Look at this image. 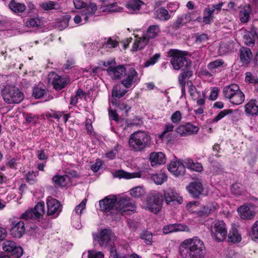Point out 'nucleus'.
I'll list each match as a JSON object with an SVG mask.
<instances>
[{"instance_id":"62","label":"nucleus","mask_w":258,"mask_h":258,"mask_svg":"<svg viewBox=\"0 0 258 258\" xmlns=\"http://www.w3.org/2000/svg\"><path fill=\"white\" fill-rule=\"evenodd\" d=\"M245 81L249 83L256 84L258 83V78L251 73L247 72L246 73Z\"/></svg>"},{"instance_id":"10","label":"nucleus","mask_w":258,"mask_h":258,"mask_svg":"<svg viewBox=\"0 0 258 258\" xmlns=\"http://www.w3.org/2000/svg\"><path fill=\"white\" fill-rule=\"evenodd\" d=\"M45 212L44 203H38L34 208L26 211L22 215V218L25 220H35L42 218Z\"/></svg>"},{"instance_id":"61","label":"nucleus","mask_w":258,"mask_h":258,"mask_svg":"<svg viewBox=\"0 0 258 258\" xmlns=\"http://www.w3.org/2000/svg\"><path fill=\"white\" fill-rule=\"evenodd\" d=\"M87 201L86 199H84L80 204L76 207L75 209V212L77 215H80L81 214L83 210L86 207Z\"/></svg>"},{"instance_id":"21","label":"nucleus","mask_w":258,"mask_h":258,"mask_svg":"<svg viewBox=\"0 0 258 258\" xmlns=\"http://www.w3.org/2000/svg\"><path fill=\"white\" fill-rule=\"evenodd\" d=\"M240 217L243 219H250L254 216V207L250 205H244L237 209Z\"/></svg>"},{"instance_id":"12","label":"nucleus","mask_w":258,"mask_h":258,"mask_svg":"<svg viewBox=\"0 0 258 258\" xmlns=\"http://www.w3.org/2000/svg\"><path fill=\"white\" fill-rule=\"evenodd\" d=\"M114 238V234L111 230L104 229L100 232L98 240L101 246L108 247L110 251L111 248H113Z\"/></svg>"},{"instance_id":"42","label":"nucleus","mask_w":258,"mask_h":258,"mask_svg":"<svg viewBox=\"0 0 258 258\" xmlns=\"http://www.w3.org/2000/svg\"><path fill=\"white\" fill-rule=\"evenodd\" d=\"M174 126L172 124L167 123L165 125L163 131L158 135V138L162 141L169 138L170 133L173 131Z\"/></svg>"},{"instance_id":"43","label":"nucleus","mask_w":258,"mask_h":258,"mask_svg":"<svg viewBox=\"0 0 258 258\" xmlns=\"http://www.w3.org/2000/svg\"><path fill=\"white\" fill-rule=\"evenodd\" d=\"M215 209V208L214 206L207 205L204 206L201 210L197 211L196 213L197 216L202 218L207 216L209 214L213 212Z\"/></svg>"},{"instance_id":"60","label":"nucleus","mask_w":258,"mask_h":258,"mask_svg":"<svg viewBox=\"0 0 258 258\" xmlns=\"http://www.w3.org/2000/svg\"><path fill=\"white\" fill-rule=\"evenodd\" d=\"M141 238L144 240L147 244H150L152 242V234L148 231H144L141 236Z\"/></svg>"},{"instance_id":"55","label":"nucleus","mask_w":258,"mask_h":258,"mask_svg":"<svg viewBox=\"0 0 258 258\" xmlns=\"http://www.w3.org/2000/svg\"><path fill=\"white\" fill-rule=\"evenodd\" d=\"M232 111L230 109H225L221 111H220L214 118L212 120V122H217L224 117H225L226 115L231 113Z\"/></svg>"},{"instance_id":"41","label":"nucleus","mask_w":258,"mask_h":258,"mask_svg":"<svg viewBox=\"0 0 258 258\" xmlns=\"http://www.w3.org/2000/svg\"><path fill=\"white\" fill-rule=\"evenodd\" d=\"M130 194L133 198H140L145 195L146 191L143 186H138L130 189Z\"/></svg>"},{"instance_id":"35","label":"nucleus","mask_w":258,"mask_h":258,"mask_svg":"<svg viewBox=\"0 0 258 258\" xmlns=\"http://www.w3.org/2000/svg\"><path fill=\"white\" fill-rule=\"evenodd\" d=\"M241 240V236L238 233L237 229L232 227L230 229L228 235V241L230 242L236 243L240 241Z\"/></svg>"},{"instance_id":"52","label":"nucleus","mask_w":258,"mask_h":258,"mask_svg":"<svg viewBox=\"0 0 258 258\" xmlns=\"http://www.w3.org/2000/svg\"><path fill=\"white\" fill-rule=\"evenodd\" d=\"M102 45L105 48H115L118 45V42L116 40L110 37L108 39H104Z\"/></svg>"},{"instance_id":"17","label":"nucleus","mask_w":258,"mask_h":258,"mask_svg":"<svg viewBox=\"0 0 258 258\" xmlns=\"http://www.w3.org/2000/svg\"><path fill=\"white\" fill-rule=\"evenodd\" d=\"M199 129L198 126L190 122H187L184 124L179 125L176 128V132L181 136L186 137L197 134Z\"/></svg>"},{"instance_id":"58","label":"nucleus","mask_w":258,"mask_h":258,"mask_svg":"<svg viewBox=\"0 0 258 258\" xmlns=\"http://www.w3.org/2000/svg\"><path fill=\"white\" fill-rule=\"evenodd\" d=\"M182 118L181 113L180 111L177 110L174 112L171 116V120L173 123L178 124Z\"/></svg>"},{"instance_id":"1","label":"nucleus","mask_w":258,"mask_h":258,"mask_svg":"<svg viewBox=\"0 0 258 258\" xmlns=\"http://www.w3.org/2000/svg\"><path fill=\"white\" fill-rule=\"evenodd\" d=\"M179 252L182 258H204L206 247L203 241L195 236L183 240L179 246Z\"/></svg>"},{"instance_id":"6","label":"nucleus","mask_w":258,"mask_h":258,"mask_svg":"<svg viewBox=\"0 0 258 258\" xmlns=\"http://www.w3.org/2000/svg\"><path fill=\"white\" fill-rule=\"evenodd\" d=\"M167 56L171 58V64L175 70H183L184 66H186L188 63L183 51L177 49H170L167 52Z\"/></svg>"},{"instance_id":"18","label":"nucleus","mask_w":258,"mask_h":258,"mask_svg":"<svg viewBox=\"0 0 258 258\" xmlns=\"http://www.w3.org/2000/svg\"><path fill=\"white\" fill-rule=\"evenodd\" d=\"M3 249L18 258L22 255L23 252L21 247L17 246L15 242L11 240L5 241L3 243Z\"/></svg>"},{"instance_id":"57","label":"nucleus","mask_w":258,"mask_h":258,"mask_svg":"<svg viewBox=\"0 0 258 258\" xmlns=\"http://www.w3.org/2000/svg\"><path fill=\"white\" fill-rule=\"evenodd\" d=\"M46 93L45 89L36 87L33 89V95L36 99H39L43 96Z\"/></svg>"},{"instance_id":"5","label":"nucleus","mask_w":258,"mask_h":258,"mask_svg":"<svg viewBox=\"0 0 258 258\" xmlns=\"http://www.w3.org/2000/svg\"><path fill=\"white\" fill-rule=\"evenodd\" d=\"M210 232L212 237L216 241H224L227 235V228L223 220H216L210 226Z\"/></svg>"},{"instance_id":"9","label":"nucleus","mask_w":258,"mask_h":258,"mask_svg":"<svg viewBox=\"0 0 258 258\" xmlns=\"http://www.w3.org/2000/svg\"><path fill=\"white\" fill-rule=\"evenodd\" d=\"M116 214L122 215L126 211L134 212L136 210V206L135 203L129 197L120 198L115 206Z\"/></svg>"},{"instance_id":"26","label":"nucleus","mask_w":258,"mask_h":258,"mask_svg":"<svg viewBox=\"0 0 258 258\" xmlns=\"http://www.w3.org/2000/svg\"><path fill=\"white\" fill-rule=\"evenodd\" d=\"M127 91L126 89L121 88L120 85H117L114 86L112 91V96L113 99L111 101L112 105H116L117 100L123 96Z\"/></svg>"},{"instance_id":"47","label":"nucleus","mask_w":258,"mask_h":258,"mask_svg":"<svg viewBox=\"0 0 258 258\" xmlns=\"http://www.w3.org/2000/svg\"><path fill=\"white\" fill-rule=\"evenodd\" d=\"M71 18V16L69 15H65L60 18L57 23V27L60 30H62L68 27Z\"/></svg>"},{"instance_id":"7","label":"nucleus","mask_w":258,"mask_h":258,"mask_svg":"<svg viewBox=\"0 0 258 258\" xmlns=\"http://www.w3.org/2000/svg\"><path fill=\"white\" fill-rule=\"evenodd\" d=\"M73 3L76 9H82V16L85 22L95 13L97 9L96 5L92 3L91 0H73Z\"/></svg>"},{"instance_id":"32","label":"nucleus","mask_w":258,"mask_h":258,"mask_svg":"<svg viewBox=\"0 0 258 258\" xmlns=\"http://www.w3.org/2000/svg\"><path fill=\"white\" fill-rule=\"evenodd\" d=\"M70 181V177L68 175L56 174L52 177V181L56 186H65Z\"/></svg>"},{"instance_id":"34","label":"nucleus","mask_w":258,"mask_h":258,"mask_svg":"<svg viewBox=\"0 0 258 258\" xmlns=\"http://www.w3.org/2000/svg\"><path fill=\"white\" fill-rule=\"evenodd\" d=\"M160 32V28L157 25H151L147 29L146 33L144 36L149 41L150 39L156 37Z\"/></svg>"},{"instance_id":"29","label":"nucleus","mask_w":258,"mask_h":258,"mask_svg":"<svg viewBox=\"0 0 258 258\" xmlns=\"http://www.w3.org/2000/svg\"><path fill=\"white\" fill-rule=\"evenodd\" d=\"M240 61L244 64L250 63L252 58V53L249 48L242 47L239 50Z\"/></svg>"},{"instance_id":"33","label":"nucleus","mask_w":258,"mask_h":258,"mask_svg":"<svg viewBox=\"0 0 258 258\" xmlns=\"http://www.w3.org/2000/svg\"><path fill=\"white\" fill-rule=\"evenodd\" d=\"M245 111L246 114L254 115L258 113V105L255 100H251L245 105Z\"/></svg>"},{"instance_id":"3","label":"nucleus","mask_w":258,"mask_h":258,"mask_svg":"<svg viewBox=\"0 0 258 258\" xmlns=\"http://www.w3.org/2000/svg\"><path fill=\"white\" fill-rule=\"evenodd\" d=\"M222 93L225 99L234 105L242 104L245 99L244 94L240 90L239 87L235 84L224 87Z\"/></svg>"},{"instance_id":"22","label":"nucleus","mask_w":258,"mask_h":258,"mask_svg":"<svg viewBox=\"0 0 258 258\" xmlns=\"http://www.w3.org/2000/svg\"><path fill=\"white\" fill-rule=\"evenodd\" d=\"M186 189L190 195L195 198L199 197L202 194L204 189L203 184L200 181L190 183L186 187Z\"/></svg>"},{"instance_id":"37","label":"nucleus","mask_w":258,"mask_h":258,"mask_svg":"<svg viewBox=\"0 0 258 258\" xmlns=\"http://www.w3.org/2000/svg\"><path fill=\"white\" fill-rule=\"evenodd\" d=\"M9 7L11 11L16 13H22L26 9V7L24 4L16 2L14 0H12L10 2Z\"/></svg>"},{"instance_id":"24","label":"nucleus","mask_w":258,"mask_h":258,"mask_svg":"<svg viewBox=\"0 0 258 258\" xmlns=\"http://www.w3.org/2000/svg\"><path fill=\"white\" fill-rule=\"evenodd\" d=\"M149 160L152 166L164 164L166 162L165 156L162 152L151 153L150 154Z\"/></svg>"},{"instance_id":"48","label":"nucleus","mask_w":258,"mask_h":258,"mask_svg":"<svg viewBox=\"0 0 258 258\" xmlns=\"http://www.w3.org/2000/svg\"><path fill=\"white\" fill-rule=\"evenodd\" d=\"M185 71L180 74L178 76V82H181V83L183 82L185 83V79L186 78H189L192 76V72L188 69V63L186 66H184Z\"/></svg>"},{"instance_id":"36","label":"nucleus","mask_w":258,"mask_h":258,"mask_svg":"<svg viewBox=\"0 0 258 258\" xmlns=\"http://www.w3.org/2000/svg\"><path fill=\"white\" fill-rule=\"evenodd\" d=\"M149 41L144 36L143 37H138L136 39L132 47V50L137 51L143 48Z\"/></svg>"},{"instance_id":"64","label":"nucleus","mask_w":258,"mask_h":258,"mask_svg":"<svg viewBox=\"0 0 258 258\" xmlns=\"http://www.w3.org/2000/svg\"><path fill=\"white\" fill-rule=\"evenodd\" d=\"M250 235L252 239H258V220L252 226Z\"/></svg>"},{"instance_id":"59","label":"nucleus","mask_w":258,"mask_h":258,"mask_svg":"<svg viewBox=\"0 0 258 258\" xmlns=\"http://www.w3.org/2000/svg\"><path fill=\"white\" fill-rule=\"evenodd\" d=\"M160 57V54L156 53L145 62L144 66L145 67H148L154 64L157 61Z\"/></svg>"},{"instance_id":"40","label":"nucleus","mask_w":258,"mask_h":258,"mask_svg":"<svg viewBox=\"0 0 258 258\" xmlns=\"http://www.w3.org/2000/svg\"><path fill=\"white\" fill-rule=\"evenodd\" d=\"M139 173H128L123 170L115 171L113 173V176L115 177L119 178H124L125 179H131L135 177H139Z\"/></svg>"},{"instance_id":"2","label":"nucleus","mask_w":258,"mask_h":258,"mask_svg":"<svg viewBox=\"0 0 258 258\" xmlns=\"http://www.w3.org/2000/svg\"><path fill=\"white\" fill-rule=\"evenodd\" d=\"M128 143L130 147L134 151H141L151 146V138L147 133L138 131L131 135Z\"/></svg>"},{"instance_id":"56","label":"nucleus","mask_w":258,"mask_h":258,"mask_svg":"<svg viewBox=\"0 0 258 258\" xmlns=\"http://www.w3.org/2000/svg\"><path fill=\"white\" fill-rule=\"evenodd\" d=\"M231 190L233 195L239 196L242 194L243 191V186L240 184L235 183L232 185L231 188Z\"/></svg>"},{"instance_id":"4","label":"nucleus","mask_w":258,"mask_h":258,"mask_svg":"<svg viewBox=\"0 0 258 258\" xmlns=\"http://www.w3.org/2000/svg\"><path fill=\"white\" fill-rule=\"evenodd\" d=\"M4 101L9 103H19L24 99V95L21 91L15 86L6 85L2 91Z\"/></svg>"},{"instance_id":"51","label":"nucleus","mask_w":258,"mask_h":258,"mask_svg":"<svg viewBox=\"0 0 258 258\" xmlns=\"http://www.w3.org/2000/svg\"><path fill=\"white\" fill-rule=\"evenodd\" d=\"M41 7L44 10L50 11L52 10H56L58 8V4L52 1H48L41 4Z\"/></svg>"},{"instance_id":"49","label":"nucleus","mask_w":258,"mask_h":258,"mask_svg":"<svg viewBox=\"0 0 258 258\" xmlns=\"http://www.w3.org/2000/svg\"><path fill=\"white\" fill-rule=\"evenodd\" d=\"M187 84L188 86V92L191 98L194 100H196L200 97V93L197 92L195 86L191 82H187Z\"/></svg>"},{"instance_id":"25","label":"nucleus","mask_w":258,"mask_h":258,"mask_svg":"<svg viewBox=\"0 0 258 258\" xmlns=\"http://www.w3.org/2000/svg\"><path fill=\"white\" fill-rule=\"evenodd\" d=\"M125 68L123 66H118L116 67H109L107 72L112 79H118L125 74Z\"/></svg>"},{"instance_id":"14","label":"nucleus","mask_w":258,"mask_h":258,"mask_svg":"<svg viewBox=\"0 0 258 258\" xmlns=\"http://www.w3.org/2000/svg\"><path fill=\"white\" fill-rule=\"evenodd\" d=\"M47 215L57 217L62 210L59 202L55 199L48 197L46 200Z\"/></svg>"},{"instance_id":"45","label":"nucleus","mask_w":258,"mask_h":258,"mask_svg":"<svg viewBox=\"0 0 258 258\" xmlns=\"http://www.w3.org/2000/svg\"><path fill=\"white\" fill-rule=\"evenodd\" d=\"M156 16L158 19L163 21L168 20L170 18L168 11L163 8H159L156 11Z\"/></svg>"},{"instance_id":"39","label":"nucleus","mask_w":258,"mask_h":258,"mask_svg":"<svg viewBox=\"0 0 258 258\" xmlns=\"http://www.w3.org/2000/svg\"><path fill=\"white\" fill-rule=\"evenodd\" d=\"M214 12V9H211L209 7L206 8L203 12V23L205 24H210L213 21L214 17L213 15Z\"/></svg>"},{"instance_id":"13","label":"nucleus","mask_w":258,"mask_h":258,"mask_svg":"<svg viewBox=\"0 0 258 258\" xmlns=\"http://www.w3.org/2000/svg\"><path fill=\"white\" fill-rule=\"evenodd\" d=\"M117 198L114 196H109L103 200L99 201V205L102 210L106 212H110L111 214H116L115 209Z\"/></svg>"},{"instance_id":"28","label":"nucleus","mask_w":258,"mask_h":258,"mask_svg":"<svg viewBox=\"0 0 258 258\" xmlns=\"http://www.w3.org/2000/svg\"><path fill=\"white\" fill-rule=\"evenodd\" d=\"M102 6L104 7V11L109 12H120L122 9L118 7L115 0H101Z\"/></svg>"},{"instance_id":"46","label":"nucleus","mask_w":258,"mask_h":258,"mask_svg":"<svg viewBox=\"0 0 258 258\" xmlns=\"http://www.w3.org/2000/svg\"><path fill=\"white\" fill-rule=\"evenodd\" d=\"M121 146L117 144L111 150L107 152L105 154V157L108 160H113L116 158V155L120 150Z\"/></svg>"},{"instance_id":"11","label":"nucleus","mask_w":258,"mask_h":258,"mask_svg":"<svg viewBox=\"0 0 258 258\" xmlns=\"http://www.w3.org/2000/svg\"><path fill=\"white\" fill-rule=\"evenodd\" d=\"M140 78L135 69H130L124 75V78L121 81V84L125 88L134 87L140 81Z\"/></svg>"},{"instance_id":"44","label":"nucleus","mask_w":258,"mask_h":258,"mask_svg":"<svg viewBox=\"0 0 258 258\" xmlns=\"http://www.w3.org/2000/svg\"><path fill=\"white\" fill-rule=\"evenodd\" d=\"M224 61L223 60L218 59L209 63L208 65V68L212 72H216L217 70H220V68H224Z\"/></svg>"},{"instance_id":"16","label":"nucleus","mask_w":258,"mask_h":258,"mask_svg":"<svg viewBox=\"0 0 258 258\" xmlns=\"http://www.w3.org/2000/svg\"><path fill=\"white\" fill-rule=\"evenodd\" d=\"M48 82L53 86L54 89L60 90L64 88L68 84V80L65 78H62L54 72H51L48 74Z\"/></svg>"},{"instance_id":"30","label":"nucleus","mask_w":258,"mask_h":258,"mask_svg":"<svg viewBox=\"0 0 258 258\" xmlns=\"http://www.w3.org/2000/svg\"><path fill=\"white\" fill-rule=\"evenodd\" d=\"M251 12L250 5H245L243 8H241L239 11V19L241 23H247L250 20V14Z\"/></svg>"},{"instance_id":"54","label":"nucleus","mask_w":258,"mask_h":258,"mask_svg":"<svg viewBox=\"0 0 258 258\" xmlns=\"http://www.w3.org/2000/svg\"><path fill=\"white\" fill-rule=\"evenodd\" d=\"M115 106H117L120 110L123 111L125 114H127L131 108V106L126 102L117 101V104Z\"/></svg>"},{"instance_id":"23","label":"nucleus","mask_w":258,"mask_h":258,"mask_svg":"<svg viewBox=\"0 0 258 258\" xmlns=\"http://www.w3.org/2000/svg\"><path fill=\"white\" fill-rule=\"evenodd\" d=\"M188 231L189 228L186 225L180 223L166 225L163 228V232L166 234L172 232Z\"/></svg>"},{"instance_id":"63","label":"nucleus","mask_w":258,"mask_h":258,"mask_svg":"<svg viewBox=\"0 0 258 258\" xmlns=\"http://www.w3.org/2000/svg\"><path fill=\"white\" fill-rule=\"evenodd\" d=\"M104 254L102 252L95 250L88 251V258H104Z\"/></svg>"},{"instance_id":"31","label":"nucleus","mask_w":258,"mask_h":258,"mask_svg":"<svg viewBox=\"0 0 258 258\" xmlns=\"http://www.w3.org/2000/svg\"><path fill=\"white\" fill-rule=\"evenodd\" d=\"M143 4V3L140 0H132L126 4V7L129 13L135 14L140 10Z\"/></svg>"},{"instance_id":"27","label":"nucleus","mask_w":258,"mask_h":258,"mask_svg":"<svg viewBox=\"0 0 258 258\" xmlns=\"http://www.w3.org/2000/svg\"><path fill=\"white\" fill-rule=\"evenodd\" d=\"M250 34L252 37L248 38L245 37V43L249 46L252 45L254 43L256 39H258V20H254L251 27Z\"/></svg>"},{"instance_id":"15","label":"nucleus","mask_w":258,"mask_h":258,"mask_svg":"<svg viewBox=\"0 0 258 258\" xmlns=\"http://www.w3.org/2000/svg\"><path fill=\"white\" fill-rule=\"evenodd\" d=\"M164 198L166 204L170 206L179 205L183 202L182 198L171 188L164 191Z\"/></svg>"},{"instance_id":"50","label":"nucleus","mask_w":258,"mask_h":258,"mask_svg":"<svg viewBox=\"0 0 258 258\" xmlns=\"http://www.w3.org/2000/svg\"><path fill=\"white\" fill-rule=\"evenodd\" d=\"M38 172L33 171L28 172L25 175L26 181L30 184H33L37 181Z\"/></svg>"},{"instance_id":"38","label":"nucleus","mask_w":258,"mask_h":258,"mask_svg":"<svg viewBox=\"0 0 258 258\" xmlns=\"http://www.w3.org/2000/svg\"><path fill=\"white\" fill-rule=\"evenodd\" d=\"M42 25V20L38 17L30 18L25 22V26L29 28H38Z\"/></svg>"},{"instance_id":"19","label":"nucleus","mask_w":258,"mask_h":258,"mask_svg":"<svg viewBox=\"0 0 258 258\" xmlns=\"http://www.w3.org/2000/svg\"><path fill=\"white\" fill-rule=\"evenodd\" d=\"M10 233L13 237L20 238L25 232V224L22 221L15 220L11 223Z\"/></svg>"},{"instance_id":"8","label":"nucleus","mask_w":258,"mask_h":258,"mask_svg":"<svg viewBox=\"0 0 258 258\" xmlns=\"http://www.w3.org/2000/svg\"><path fill=\"white\" fill-rule=\"evenodd\" d=\"M162 202V195L158 191H152L147 197L146 207L151 212L157 214L161 209Z\"/></svg>"},{"instance_id":"53","label":"nucleus","mask_w":258,"mask_h":258,"mask_svg":"<svg viewBox=\"0 0 258 258\" xmlns=\"http://www.w3.org/2000/svg\"><path fill=\"white\" fill-rule=\"evenodd\" d=\"M152 179L156 184L160 185L167 180V176L163 173H159L154 175Z\"/></svg>"},{"instance_id":"20","label":"nucleus","mask_w":258,"mask_h":258,"mask_svg":"<svg viewBox=\"0 0 258 258\" xmlns=\"http://www.w3.org/2000/svg\"><path fill=\"white\" fill-rule=\"evenodd\" d=\"M168 169L176 176L183 175L185 170L184 165L180 160H177L171 161L168 165Z\"/></svg>"}]
</instances>
